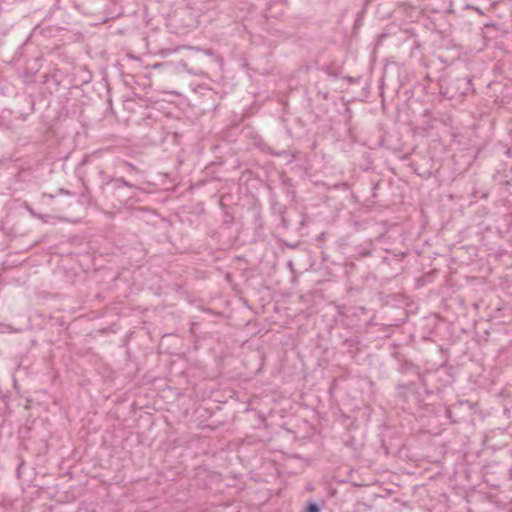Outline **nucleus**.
Wrapping results in <instances>:
<instances>
[{"instance_id": "nucleus-1", "label": "nucleus", "mask_w": 512, "mask_h": 512, "mask_svg": "<svg viewBox=\"0 0 512 512\" xmlns=\"http://www.w3.org/2000/svg\"><path fill=\"white\" fill-rule=\"evenodd\" d=\"M473 77L468 74L448 72L439 79L440 95L449 100H461L474 93Z\"/></svg>"}, {"instance_id": "nucleus-2", "label": "nucleus", "mask_w": 512, "mask_h": 512, "mask_svg": "<svg viewBox=\"0 0 512 512\" xmlns=\"http://www.w3.org/2000/svg\"><path fill=\"white\" fill-rule=\"evenodd\" d=\"M100 189L105 197L111 198L119 205H131L130 201L135 197L137 187L122 177H106Z\"/></svg>"}, {"instance_id": "nucleus-3", "label": "nucleus", "mask_w": 512, "mask_h": 512, "mask_svg": "<svg viewBox=\"0 0 512 512\" xmlns=\"http://www.w3.org/2000/svg\"><path fill=\"white\" fill-rule=\"evenodd\" d=\"M193 52L192 60L204 68L223 69V56L213 48L188 47Z\"/></svg>"}, {"instance_id": "nucleus-4", "label": "nucleus", "mask_w": 512, "mask_h": 512, "mask_svg": "<svg viewBox=\"0 0 512 512\" xmlns=\"http://www.w3.org/2000/svg\"><path fill=\"white\" fill-rule=\"evenodd\" d=\"M473 405L470 401H457L446 408V416L452 423L466 421L472 415Z\"/></svg>"}, {"instance_id": "nucleus-5", "label": "nucleus", "mask_w": 512, "mask_h": 512, "mask_svg": "<svg viewBox=\"0 0 512 512\" xmlns=\"http://www.w3.org/2000/svg\"><path fill=\"white\" fill-rule=\"evenodd\" d=\"M398 371L403 374V375H406L408 377H412V378H417L421 385L425 388V391L427 394H431L433 391L428 389V382H427V378H426V373H422L421 370H420V367L416 364H414L412 361L410 360H403V361H400L399 364H398Z\"/></svg>"}, {"instance_id": "nucleus-6", "label": "nucleus", "mask_w": 512, "mask_h": 512, "mask_svg": "<svg viewBox=\"0 0 512 512\" xmlns=\"http://www.w3.org/2000/svg\"><path fill=\"white\" fill-rule=\"evenodd\" d=\"M398 396L405 403H408L412 397L415 402L419 405L423 404V400L420 399L414 380H410L408 383H398L396 386Z\"/></svg>"}, {"instance_id": "nucleus-7", "label": "nucleus", "mask_w": 512, "mask_h": 512, "mask_svg": "<svg viewBox=\"0 0 512 512\" xmlns=\"http://www.w3.org/2000/svg\"><path fill=\"white\" fill-rule=\"evenodd\" d=\"M429 375L434 381L438 382L439 385L436 386L437 390H441L448 385H451L455 378L452 373H450L447 369H437L433 372L426 373V376Z\"/></svg>"}, {"instance_id": "nucleus-8", "label": "nucleus", "mask_w": 512, "mask_h": 512, "mask_svg": "<svg viewBox=\"0 0 512 512\" xmlns=\"http://www.w3.org/2000/svg\"><path fill=\"white\" fill-rule=\"evenodd\" d=\"M269 190H270V203H271V211H272V214L277 216V215H280V214H283V213H286L287 212V207L283 204H281L278 200H277V197L273 191V189L271 187H269Z\"/></svg>"}, {"instance_id": "nucleus-9", "label": "nucleus", "mask_w": 512, "mask_h": 512, "mask_svg": "<svg viewBox=\"0 0 512 512\" xmlns=\"http://www.w3.org/2000/svg\"><path fill=\"white\" fill-rule=\"evenodd\" d=\"M493 151H494L497 155H499V156H505V157H506V158H508V159L512 157V156H511V150H510V148H509L507 145H505V144H503V143H501V142H498V143H496V144L493 146Z\"/></svg>"}, {"instance_id": "nucleus-10", "label": "nucleus", "mask_w": 512, "mask_h": 512, "mask_svg": "<svg viewBox=\"0 0 512 512\" xmlns=\"http://www.w3.org/2000/svg\"><path fill=\"white\" fill-rule=\"evenodd\" d=\"M82 182H84L82 180ZM84 189L79 195V202L81 204L91 205L93 203V197L91 191L88 189L85 183H83Z\"/></svg>"}, {"instance_id": "nucleus-11", "label": "nucleus", "mask_w": 512, "mask_h": 512, "mask_svg": "<svg viewBox=\"0 0 512 512\" xmlns=\"http://www.w3.org/2000/svg\"><path fill=\"white\" fill-rule=\"evenodd\" d=\"M342 345L348 349L349 353H355V351L358 350V348H357L358 340L356 337L345 338L343 340Z\"/></svg>"}, {"instance_id": "nucleus-12", "label": "nucleus", "mask_w": 512, "mask_h": 512, "mask_svg": "<svg viewBox=\"0 0 512 512\" xmlns=\"http://www.w3.org/2000/svg\"><path fill=\"white\" fill-rule=\"evenodd\" d=\"M303 512H321V504L310 499L306 502Z\"/></svg>"}, {"instance_id": "nucleus-13", "label": "nucleus", "mask_w": 512, "mask_h": 512, "mask_svg": "<svg viewBox=\"0 0 512 512\" xmlns=\"http://www.w3.org/2000/svg\"><path fill=\"white\" fill-rule=\"evenodd\" d=\"M280 221V226L284 230H288L290 227V220L286 217V213L277 215Z\"/></svg>"}, {"instance_id": "nucleus-14", "label": "nucleus", "mask_w": 512, "mask_h": 512, "mask_svg": "<svg viewBox=\"0 0 512 512\" xmlns=\"http://www.w3.org/2000/svg\"><path fill=\"white\" fill-rule=\"evenodd\" d=\"M318 69L320 71L324 72L325 74H327L328 76H331L335 79L338 77V73L334 72L331 69V66H329V65H323V66L319 67Z\"/></svg>"}, {"instance_id": "nucleus-15", "label": "nucleus", "mask_w": 512, "mask_h": 512, "mask_svg": "<svg viewBox=\"0 0 512 512\" xmlns=\"http://www.w3.org/2000/svg\"><path fill=\"white\" fill-rule=\"evenodd\" d=\"M371 253H372V250L369 247L359 248L356 251V255L359 257H367V256H370Z\"/></svg>"}, {"instance_id": "nucleus-16", "label": "nucleus", "mask_w": 512, "mask_h": 512, "mask_svg": "<svg viewBox=\"0 0 512 512\" xmlns=\"http://www.w3.org/2000/svg\"><path fill=\"white\" fill-rule=\"evenodd\" d=\"M312 65L309 63H305L299 66L298 71L304 74H308L311 71Z\"/></svg>"}, {"instance_id": "nucleus-17", "label": "nucleus", "mask_w": 512, "mask_h": 512, "mask_svg": "<svg viewBox=\"0 0 512 512\" xmlns=\"http://www.w3.org/2000/svg\"><path fill=\"white\" fill-rule=\"evenodd\" d=\"M255 221L257 223V228H262L263 227V223H262V218H261V213L260 212L256 213Z\"/></svg>"}, {"instance_id": "nucleus-18", "label": "nucleus", "mask_w": 512, "mask_h": 512, "mask_svg": "<svg viewBox=\"0 0 512 512\" xmlns=\"http://www.w3.org/2000/svg\"><path fill=\"white\" fill-rule=\"evenodd\" d=\"M232 222H233V216L228 214V213H226L225 214V218L223 220V224L230 225V224H232Z\"/></svg>"}, {"instance_id": "nucleus-19", "label": "nucleus", "mask_w": 512, "mask_h": 512, "mask_svg": "<svg viewBox=\"0 0 512 512\" xmlns=\"http://www.w3.org/2000/svg\"><path fill=\"white\" fill-rule=\"evenodd\" d=\"M281 181H282V184L285 186H292V180H291V178H289L287 176H282Z\"/></svg>"}, {"instance_id": "nucleus-20", "label": "nucleus", "mask_w": 512, "mask_h": 512, "mask_svg": "<svg viewBox=\"0 0 512 512\" xmlns=\"http://www.w3.org/2000/svg\"><path fill=\"white\" fill-rule=\"evenodd\" d=\"M309 217L306 214L301 215L300 226L304 227L307 224Z\"/></svg>"}, {"instance_id": "nucleus-21", "label": "nucleus", "mask_w": 512, "mask_h": 512, "mask_svg": "<svg viewBox=\"0 0 512 512\" xmlns=\"http://www.w3.org/2000/svg\"><path fill=\"white\" fill-rule=\"evenodd\" d=\"M98 174H99L100 178L102 179V183L104 182V179L106 177H109L108 175H106V173L102 169L98 170Z\"/></svg>"}, {"instance_id": "nucleus-22", "label": "nucleus", "mask_w": 512, "mask_h": 512, "mask_svg": "<svg viewBox=\"0 0 512 512\" xmlns=\"http://www.w3.org/2000/svg\"><path fill=\"white\" fill-rule=\"evenodd\" d=\"M88 160H89V156H85V157L81 160V162H80V166L85 165V164L88 162Z\"/></svg>"}, {"instance_id": "nucleus-23", "label": "nucleus", "mask_w": 512, "mask_h": 512, "mask_svg": "<svg viewBox=\"0 0 512 512\" xmlns=\"http://www.w3.org/2000/svg\"><path fill=\"white\" fill-rule=\"evenodd\" d=\"M372 185H373V190H377L379 185H380V180L375 182V183H373Z\"/></svg>"}, {"instance_id": "nucleus-24", "label": "nucleus", "mask_w": 512, "mask_h": 512, "mask_svg": "<svg viewBox=\"0 0 512 512\" xmlns=\"http://www.w3.org/2000/svg\"><path fill=\"white\" fill-rule=\"evenodd\" d=\"M23 464H24V463H23V461H22V462L19 464L18 468H17V474H18V475H19V473H20V468L22 467V465H23Z\"/></svg>"}, {"instance_id": "nucleus-25", "label": "nucleus", "mask_w": 512, "mask_h": 512, "mask_svg": "<svg viewBox=\"0 0 512 512\" xmlns=\"http://www.w3.org/2000/svg\"><path fill=\"white\" fill-rule=\"evenodd\" d=\"M346 79L349 81V82H354V79L350 76H347Z\"/></svg>"}, {"instance_id": "nucleus-26", "label": "nucleus", "mask_w": 512, "mask_h": 512, "mask_svg": "<svg viewBox=\"0 0 512 512\" xmlns=\"http://www.w3.org/2000/svg\"><path fill=\"white\" fill-rule=\"evenodd\" d=\"M43 196L44 197H49V198H53L54 197L52 194H47V193H45Z\"/></svg>"}, {"instance_id": "nucleus-27", "label": "nucleus", "mask_w": 512, "mask_h": 512, "mask_svg": "<svg viewBox=\"0 0 512 512\" xmlns=\"http://www.w3.org/2000/svg\"><path fill=\"white\" fill-rule=\"evenodd\" d=\"M59 192H60V193H66V194H69V192H68V191H64L63 189H60V190H59Z\"/></svg>"}, {"instance_id": "nucleus-28", "label": "nucleus", "mask_w": 512, "mask_h": 512, "mask_svg": "<svg viewBox=\"0 0 512 512\" xmlns=\"http://www.w3.org/2000/svg\"><path fill=\"white\" fill-rule=\"evenodd\" d=\"M338 313H339V314H341V315H343V314H344V312H342V310H341L340 308H339V310H338Z\"/></svg>"}, {"instance_id": "nucleus-29", "label": "nucleus", "mask_w": 512, "mask_h": 512, "mask_svg": "<svg viewBox=\"0 0 512 512\" xmlns=\"http://www.w3.org/2000/svg\"><path fill=\"white\" fill-rule=\"evenodd\" d=\"M127 166H129L130 168H134V166L132 164H129V163H127Z\"/></svg>"}]
</instances>
